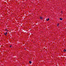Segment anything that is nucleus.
<instances>
[{"mask_svg":"<svg viewBox=\"0 0 66 66\" xmlns=\"http://www.w3.org/2000/svg\"><path fill=\"white\" fill-rule=\"evenodd\" d=\"M60 20H62V19L61 18H60Z\"/></svg>","mask_w":66,"mask_h":66,"instance_id":"obj_6","label":"nucleus"},{"mask_svg":"<svg viewBox=\"0 0 66 66\" xmlns=\"http://www.w3.org/2000/svg\"><path fill=\"white\" fill-rule=\"evenodd\" d=\"M5 31H8V30H7V29H6Z\"/></svg>","mask_w":66,"mask_h":66,"instance_id":"obj_4","label":"nucleus"},{"mask_svg":"<svg viewBox=\"0 0 66 66\" xmlns=\"http://www.w3.org/2000/svg\"><path fill=\"white\" fill-rule=\"evenodd\" d=\"M66 51V50H64L63 51H64V52H65V51Z\"/></svg>","mask_w":66,"mask_h":66,"instance_id":"obj_5","label":"nucleus"},{"mask_svg":"<svg viewBox=\"0 0 66 66\" xmlns=\"http://www.w3.org/2000/svg\"><path fill=\"white\" fill-rule=\"evenodd\" d=\"M26 48H25V50H26Z\"/></svg>","mask_w":66,"mask_h":66,"instance_id":"obj_12","label":"nucleus"},{"mask_svg":"<svg viewBox=\"0 0 66 66\" xmlns=\"http://www.w3.org/2000/svg\"><path fill=\"white\" fill-rule=\"evenodd\" d=\"M40 19H43V18H42V17H40Z\"/></svg>","mask_w":66,"mask_h":66,"instance_id":"obj_3","label":"nucleus"},{"mask_svg":"<svg viewBox=\"0 0 66 66\" xmlns=\"http://www.w3.org/2000/svg\"><path fill=\"white\" fill-rule=\"evenodd\" d=\"M6 34H7V32H6Z\"/></svg>","mask_w":66,"mask_h":66,"instance_id":"obj_10","label":"nucleus"},{"mask_svg":"<svg viewBox=\"0 0 66 66\" xmlns=\"http://www.w3.org/2000/svg\"><path fill=\"white\" fill-rule=\"evenodd\" d=\"M29 63L30 64H31L32 63V62L31 61H29Z\"/></svg>","mask_w":66,"mask_h":66,"instance_id":"obj_2","label":"nucleus"},{"mask_svg":"<svg viewBox=\"0 0 66 66\" xmlns=\"http://www.w3.org/2000/svg\"><path fill=\"white\" fill-rule=\"evenodd\" d=\"M10 47H12V45H11L10 46Z\"/></svg>","mask_w":66,"mask_h":66,"instance_id":"obj_9","label":"nucleus"},{"mask_svg":"<svg viewBox=\"0 0 66 66\" xmlns=\"http://www.w3.org/2000/svg\"><path fill=\"white\" fill-rule=\"evenodd\" d=\"M5 35H6V34L5 33Z\"/></svg>","mask_w":66,"mask_h":66,"instance_id":"obj_8","label":"nucleus"},{"mask_svg":"<svg viewBox=\"0 0 66 66\" xmlns=\"http://www.w3.org/2000/svg\"><path fill=\"white\" fill-rule=\"evenodd\" d=\"M61 13H62V11H61Z\"/></svg>","mask_w":66,"mask_h":66,"instance_id":"obj_11","label":"nucleus"},{"mask_svg":"<svg viewBox=\"0 0 66 66\" xmlns=\"http://www.w3.org/2000/svg\"><path fill=\"white\" fill-rule=\"evenodd\" d=\"M59 23H58L57 25V26H59Z\"/></svg>","mask_w":66,"mask_h":66,"instance_id":"obj_7","label":"nucleus"},{"mask_svg":"<svg viewBox=\"0 0 66 66\" xmlns=\"http://www.w3.org/2000/svg\"><path fill=\"white\" fill-rule=\"evenodd\" d=\"M49 20V18H48V19H46L47 21H48Z\"/></svg>","mask_w":66,"mask_h":66,"instance_id":"obj_1","label":"nucleus"}]
</instances>
